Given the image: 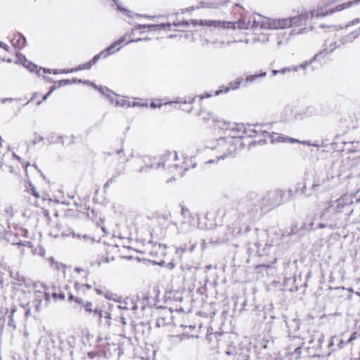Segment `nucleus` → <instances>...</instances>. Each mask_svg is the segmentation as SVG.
<instances>
[{"label": "nucleus", "mask_w": 360, "mask_h": 360, "mask_svg": "<svg viewBox=\"0 0 360 360\" xmlns=\"http://www.w3.org/2000/svg\"><path fill=\"white\" fill-rule=\"evenodd\" d=\"M126 40V37L123 36L118 40L113 42L110 46L103 50L105 56H108L118 51L121 49V44Z\"/></svg>", "instance_id": "2eb2a0df"}, {"label": "nucleus", "mask_w": 360, "mask_h": 360, "mask_svg": "<svg viewBox=\"0 0 360 360\" xmlns=\"http://www.w3.org/2000/svg\"><path fill=\"white\" fill-rule=\"evenodd\" d=\"M169 338L174 339L176 341L179 342L181 340V338L179 336H169Z\"/></svg>", "instance_id": "13d9d810"}, {"label": "nucleus", "mask_w": 360, "mask_h": 360, "mask_svg": "<svg viewBox=\"0 0 360 360\" xmlns=\"http://www.w3.org/2000/svg\"><path fill=\"white\" fill-rule=\"evenodd\" d=\"M308 29L307 27L301 28L298 32L297 34H304L307 32Z\"/></svg>", "instance_id": "6e6d98bb"}, {"label": "nucleus", "mask_w": 360, "mask_h": 360, "mask_svg": "<svg viewBox=\"0 0 360 360\" xmlns=\"http://www.w3.org/2000/svg\"><path fill=\"white\" fill-rule=\"evenodd\" d=\"M212 96V94H209L207 93L203 94L200 96L201 99L207 98Z\"/></svg>", "instance_id": "4d7b16f0"}, {"label": "nucleus", "mask_w": 360, "mask_h": 360, "mask_svg": "<svg viewBox=\"0 0 360 360\" xmlns=\"http://www.w3.org/2000/svg\"><path fill=\"white\" fill-rule=\"evenodd\" d=\"M11 41L14 46L18 48L24 47L26 44L25 38L19 32L13 33V37L11 38Z\"/></svg>", "instance_id": "f3484780"}, {"label": "nucleus", "mask_w": 360, "mask_h": 360, "mask_svg": "<svg viewBox=\"0 0 360 360\" xmlns=\"http://www.w3.org/2000/svg\"><path fill=\"white\" fill-rule=\"evenodd\" d=\"M120 320H121V322L122 323V324L125 325V324L127 323V322H126V319H125V318H124V317L121 316V317H120Z\"/></svg>", "instance_id": "680f3d73"}, {"label": "nucleus", "mask_w": 360, "mask_h": 360, "mask_svg": "<svg viewBox=\"0 0 360 360\" xmlns=\"http://www.w3.org/2000/svg\"><path fill=\"white\" fill-rule=\"evenodd\" d=\"M360 35V27L349 33V34L346 35L345 37H344L342 38V43L343 44H347V43H350V42H352L354 41V39H356L358 36Z\"/></svg>", "instance_id": "4be33fe9"}, {"label": "nucleus", "mask_w": 360, "mask_h": 360, "mask_svg": "<svg viewBox=\"0 0 360 360\" xmlns=\"http://www.w3.org/2000/svg\"><path fill=\"white\" fill-rule=\"evenodd\" d=\"M26 189H27V192H30L36 198H39V195L37 192L35 187L31 183H28L27 184Z\"/></svg>", "instance_id": "c756f323"}, {"label": "nucleus", "mask_w": 360, "mask_h": 360, "mask_svg": "<svg viewBox=\"0 0 360 360\" xmlns=\"http://www.w3.org/2000/svg\"><path fill=\"white\" fill-rule=\"evenodd\" d=\"M112 6H114V5H116L117 6V8L119 11H120L121 12H124V13H129V11L126 10L125 8H122L120 5V4L117 1V0H112Z\"/></svg>", "instance_id": "e433bc0d"}, {"label": "nucleus", "mask_w": 360, "mask_h": 360, "mask_svg": "<svg viewBox=\"0 0 360 360\" xmlns=\"http://www.w3.org/2000/svg\"><path fill=\"white\" fill-rule=\"evenodd\" d=\"M266 76V72H261L259 74L249 75L246 77L243 86H246L248 84L253 83L259 77H264Z\"/></svg>", "instance_id": "412c9836"}, {"label": "nucleus", "mask_w": 360, "mask_h": 360, "mask_svg": "<svg viewBox=\"0 0 360 360\" xmlns=\"http://www.w3.org/2000/svg\"><path fill=\"white\" fill-rule=\"evenodd\" d=\"M193 100L191 99V101H187L185 99L178 98L175 101H166L165 103H161L160 101H158L155 102H152L150 105L152 108H160L163 104L167 105V104L173 103H191L193 102Z\"/></svg>", "instance_id": "6ab92c4d"}, {"label": "nucleus", "mask_w": 360, "mask_h": 360, "mask_svg": "<svg viewBox=\"0 0 360 360\" xmlns=\"http://www.w3.org/2000/svg\"><path fill=\"white\" fill-rule=\"evenodd\" d=\"M355 196L345 193L336 200H330L323 203L320 217L331 222L328 226L331 229L342 224L343 219H347L352 214L351 206Z\"/></svg>", "instance_id": "f03ea898"}, {"label": "nucleus", "mask_w": 360, "mask_h": 360, "mask_svg": "<svg viewBox=\"0 0 360 360\" xmlns=\"http://www.w3.org/2000/svg\"><path fill=\"white\" fill-rule=\"evenodd\" d=\"M257 127V130H261L262 132L259 134L257 136H264L265 138H269L271 140V143H280V142H287V137L284 136L278 133H269L266 131H264L261 129L259 126H255Z\"/></svg>", "instance_id": "f8f14e48"}, {"label": "nucleus", "mask_w": 360, "mask_h": 360, "mask_svg": "<svg viewBox=\"0 0 360 360\" xmlns=\"http://www.w3.org/2000/svg\"><path fill=\"white\" fill-rule=\"evenodd\" d=\"M345 345V342L342 340L339 339V341H338V342H337L338 349H342V347H344Z\"/></svg>", "instance_id": "49530a36"}, {"label": "nucleus", "mask_w": 360, "mask_h": 360, "mask_svg": "<svg viewBox=\"0 0 360 360\" xmlns=\"http://www.w3.org/2000/svg\"><path fill=\"white\" fill-rule=\"evenodd\" d=\"M137 300H138V297H136V300H133V306H132V307H131V310L135 311V310H136V309H138V305H137V304L136 303V302L137 301Z\"/></svg>", "instance_id": "09e8293b"}, {"label": "nucleus", "mask_w": 360, "mask_h": 360, "mask_svg": "<svg viewBox=\"0 0 360 360\" xmlns=\"http://www.w3.org/2000/svg\"><path fill=\"white\" fill-rule=\"evenodd\" d=\"M287 142H290V143H300V141L296 139H293V138H288L287 137Z\"/></svg>", "instance_id": "3c124183"}, {"label": "nucleus", "mask_w": 360, "mask_h": 360, "mask_svg": "<svg viewBox=\"0 0 360 360\" xmlns=\"http://www.w3.org/2000/svg\"><path fill=\"white\" fill-rule=\"evenodd\" d=\"M195 247V244L192 245L191 246V248H188V249H186V248H179L176 249V252L177 253H179V252H185L186 250H189L190 252H192L194 250Z\"/></svg>", "instance_id": "58836bf2"}, {"label": "nucleus", "mask_w": 360, "mask_h": 360, "mask_svg": "<svg viewBox=\"0 0 360 360\" xmlns=\"http://www.w3.org/2000/svg\"><path fill=\"white\" fill-rule=\"evenodd\" d=\"M278 73H279V70H273L272 71V75L274 76H275L276 75H277Z\"/></svg>", "instance_id": "338daca9"}, {"label": "nucleus", "mask_w": 360, "mask_h": 360, "mask_svg": "<svg viewBox=\"0 0 360 360\" xmlns=\"http://www.w3.org/2000/svg\"><path fill=\"white\" fill-rule=\"evenodd\" d=\"M112 179H110V180H108V181H107V183L105 184V186H109L110 184V183H112Z\"/></svg>", "instance_id": "0e129e2a"}, {"label": "nucleus", "mask_w": 360, "mask_h": 360, "mask_svg": "<svg viewBox=\"0 0 360 360\" xmlns=\"http://www.w3.org/2000/svg\"><path fill=\"white\" fill-rule=\"evenodd\" d=\"M56 88V84H54L53 86H52L50 89V91L48 94H46L44 97H43V99L42 101H45L47 97L49 96V95L53 91V90Z\"/></svg>", "instance_id": "a18cd8bd"}, {"label": "nucleus", "mask_w": 360, "mask_h": 360, "mask_svg": "<svg viewBox=\"0 0 360 360\" xmlns=\"http://www.w3.org/2000/svg\"><path fill=\"white\" fill-rule=\"evenodd\" d=\"M314 18V11H302L300 14L283 18H269L264 16H256L253 25L264 29L278 30L305 26L309 19Z\"/></svg>", "instance_id": "7ed1b4c3"}, {"label": "nucleus", "mask_w": 360, "mask_h": 360, "mask_svg": "<svg viewBox=\"0 0 360 360\" xmlns=\"http://www.w3.org/2000/svg\"><path fill=\"white\" fill-rule=\"evenodd\" d=\"M335 49V47H330L329 49H324L323 51H321L319 53L316 54L315 56H314V60H316L318 59L319 57H321V56H325L330 52H332L334 49Z\"/></svg>", "instance_id": "473e14b6"}, {"label": "nucleus", "mask_w": 360, "mask_h": 360, "mask_svg": "<svg viewBox=\"0 0 360 360\" xmlns=\"http://www.w3.org/2000/svg\"><path fill=\"white\" fill-rule=\"evenodd\" d=\"M17 60L15 61L16 63L22 65L30 72H36L39 76L43 77V78L49 80L51 82H56L58 79V75H64L66 73L65 70L61 69H45L37 66L35 64L30 61H28L26 58L21 55H16Z\"/></svg>", "instance_id": "39448f33"}, {"label": "nucleus", "mask_w": 360, "mask_h": 360, "mask_svg": "<svg viewBox=\"0 0 360 360\" xmlns=\"http://www.w3.org/2000/svg\"><path fill=\"white\" fill-rule=\"evenodd\" d=\"M284 195L285 193L281 190L275 191L274 192L271 193L270 198L272 200L271 205L273 206H276L283 202Z\"/></svg>", "instance_id": "a211bd4d"}, {"label": "nucleus", "mask_w": 360, "mask_h": 360, "mask_svg": "<svg viewBox=\"0 0 360 360\" xmlns=\"http://www.w3.org/2000/svg\"><path fill=\"white\" fill-rule=\"evenodd\" d=\"M192 24L194 26L200 25L210 27L217 29L236 30V25L231 21L214 20H193Z\"/></svg>", "instance_id": "0eeeda50"}, {"label": "nucleus", "mask_w": 360, "mask_h": 360, "mask_svg": "<svg viewBox=\"0 0 360 360\" xmlns=\"http://www.w3.org/2000/svg\"><path fill=\"white\" fill-rule=\"evenodd\" d=\"M116 107L129 108L131 107V102L125 97L119 96L116 97Z\"/></svg>", "instance_id": "b1692460"}, {"label": "nucleus", "mask_w": 360, "mask_h": 360, "mask_svg": "<svg viewBox=\"0 0 360 360\" xmlns=\"http://www.w3.org/2000/svg\"><path fill=\"white\" fill-rule=\"evenodd\" d=\"M66 85V81L65 80H60L58 82V86H65Z\"/></svg>", "instance_id": "bf43d9fd"}, {"label": "nucleus", "mask_w": 360, "mask_h": 360, "mask_svg": "<svg viewBox=\"0 0 360 360\" xmlns=\"http://www.w3.org/2000/svg\"><path fill=\"white\" fill-rule=\"evenodd\" d=\"M307 65H308V63L306 62L300 65H293L291 67H286V68H284L280 70L279 73L285 74V73L290 72L291 71L297 72L300 68L304 69Z\"/></svg>", "instance_id": "5701e85b"}, {"label": "nucleus", "mask_w": 360, "mask_h": 360, "mask_svg": "<svg viewBox=\"0 0 360 360\" xmlns=\"http://www.w3.org/2000/svg\"><path fill=\"white\" fill-rule=\"evenodd\" d=\"M105 321V323L104 324L105 326H107L108 327H110L111 326V319H112V316H111V314L110 311H105L103 313V318Z\"/></svg>", "instance_id": "c85d7f7f"}, {"label": "nucleus", "mask_w": 360, "mask_h": 360, "mask_svg": "<svg viewBox=\"0 0 360 360\" xmlns=\"http://www.w3.org/2000/svg\"><path fill=\"white\" fill-rule=\"evenodd\" d=\"M76 82L84 83V84H88V85L92 86L95 89H97L101 94L104 95L110 101L111 104L114 105L116 107V97H118L119 96L117 95L116 94H115L112 90H110L108 87L103 86H98L96 84H94V82H90V81L83 82L81 79H79L78 81H77L75 79H72L70 81L69 79V84L76 83Z\"/></svg>", "instance_id": "6e6552de"}, {"label": "nucleus", "mask_w": 360, "mask_h": 360, "mask_svg": "<svg viewBox=\"0 0 360 360\" xmlns=\"http://www.w3.org/2000/svg\"><path fill=\"white\" fill-rule=\"evenodd\" d=\"M288 327L292 332H296L300 329V321L299 319H294L287 323Z\"/></svg>", "instance_id": "a878e982"}, {"label": "nucleus", "mask_w": 360, "mask_h": 360, "mask_svg": "<svg viewBox=\"0 0 360 360\" xmlns=\"http://www.w3.org/2000/svg\"><path fill=\"white\" fill-rule=\"evenodd\" d=\"M189 25V22L186 20L182 21H174L173 22H167V23H161V24H151V25H136L135 27L132 30V32L136 30H141L142 29H148L150 31H160L162 30H165L167 31H175L176 30L174 27H179L181 26L188 27Z\"/></svg>", "instance_id": "423d86ee"}, {"label": "nucleus", "mask_w": 360, "mask_h": 360, "mask_svg": "<svg viewBox=\"0 0 360 360\" xmlns=\"http://www.w3.org/2000/svg\"><path fill=\"white\" fill-rule=\"evenodd\" d=\"M200 116L206 122L212 120L215 123V126L223 130L226 135V137L217 140L214 147L216 159L209 160L207 162L209 164L233 157L236 152L243 147L242 139L257 137L262 132L260 129L257 130V127L252 125L245 126L243 124L230 123L221 120L212 112H202Z\"/></svg>", "instance_id": "f257e3e1"}, {"label": "nucleus", "mask_w": 360, "mask_h": 360, "mask_svg": "<svg viewBox=\"0 0 360 360\" xmlns=\"http://www.w3.org/2000/svg\"><path fill=\"white\" fill-rule=\"evenodd\" d=\"M274 36L272 34H262L261 36H259L257 38L254 39V41H260L262 43H265L271 40V38H272Z\"/></svg>", "instance_id": "bb28decb"}, {"label": "nucleus", "mask_w": 360, "mask_h": 360, "mask_svg": "<svg viewBox=\"0 0 360 360\" xmlns=\"http://www.w3.org/2000/svg\"><path fill=\"white\" fill-rule=\"evenodd\" d=\"M94 314V316H96L101 319V321H102V318L103 316V312L98 309H93V311H91Z\"/></svg>", "instance_id": "c9c22d12"}, {"label": "nucleus", "mask_w": 360, "mask_h": 360, "mask_svg": "<svg viewBox=\"0 0 360 360\" xmlns=\"http://www.w3.org/2000/svg\"><path fill=\"white\" fill-rule=\"evenodd\" d=\"M218 238L217 242L224 243L233 238L236 234V230L228 226H221L217 231Z\"/></svg>", "instance_id": "9d476101"}, {"label": "nucleus", "mask_w": 360, "mask_h": 360, "mask_svg": "<svg viewBox=\"0 0 360 360\" xmlns=\"http://www.w3.org/2000/svg\"><path fill=\"white\" fill-rule=\"evenodd\" d=\"M75 289L78 291L81 290L82 292L85 291V289H90L91 288V285L88 284H82L80 285L78 282L75 283Z\"/></svg>", "instance_id": "72a5a7b5"}, {"label": "nucleus", "mask_w": 360, "mask_h": 360, "mask_svg": "<svg viewBox=\"0 0 360 360\" xmlns=\"http://www.w3.org/2000/svg\"><path fill=\"white\" fill-rule=\"evenodd\" d=\"M107 57L108 56H105V53H103V50L98 54L95 55L91 61L87 62L84 64H82V65H79L76 68L69 69V73L75 72H77L78 70H89L91 68V66L93 65L96 64L101 58H107Z\"/></svg>", "instance_id": "ddd939ff"}, {"label": "nucleus", "mask_w": 360, "mask_h": 360, "mask_svg": "<svg viewBox=\"0 0 360 360\" xmlns=\"http://www.w3.org/2000/svg\"><path fill=\"white\" fill-rule=\"evenodd\" d=\"M74 203H75V206L77 210L79 211V214H77V216L79 217H83V216L85 215L84 210H86V207H84L81 202L78 203V202H74Z\"/></svg>", "instance_id": "cd10ccee"}, {"label": "nucleus", "mask_w": 360, "mask_h": 360, "mask_svg": "<svg viewBox=\"0 0 360 360\" xmlns=\"http://www.w3.org/2000/svg\"><path fill=\"white\" fill-rule=\"evenodd\" d=\"M147 167L160 168L163 167L165 176L171 175V178L167 179V182L174 180L176 177L182 176L188 167L184 161L179 160L176 152H169L164 154L161 158L156 160Z\"/></svg>", "instance_id": "20e7f679"}, {"label": "nucleus", "mask_w": 360, "mask_h": 360, "mask_svg": "<svg viewBox=\"0 0 360 360\" xmlns=\"http://www.w3.org/2000/svg\"><path fill=\"white\" fill-rule=\"evenodd\" d=\"M300 143L304 144V145H307V146H311V143L308 141H300Z\"/></svg>", "instance_id": "052dcab7"}, {"label": "nucleus", "mask_w": 360, "mask_h": 360, "mask_svg": "<svg viewBox=\"0 0 360 360\" xmlns=\"http://www.w3.org/2000/svg\"><path fill=\"white\" fill-rule=\"evenodd\" d=\"M288 39H286L285 41H283V40H281H281H278V45H281V44H283V43L287 42V41H288Z\"/></svg>", "instance_id": "e2e57ef3"}, {"label": "nucleus", "mask_w": 360, "mask_h": 360, "mask_svg": "<svg viewBox=\"0 0 360 360\" xmlns=\"http://www.w3.org/2000/svg\"><path fill=\"white\" fill-rule=\"evenodd\" d=\"M360 4V0H353L350 1L345 2L342 4H339L335 8L330 9V13H334L335 12L341 11L342 10L349 8L353 6H356Z\"/></svg>", "instance_id": "dca6fc26"}, {"label": "nucleus", "mask_w": 360, "mask_h": 360, "mask_svg": "<svg viewBox=\"0 0 360 360\" xmlns=\"http://www.w3.org/2000/svg\"><path fill=\"white\" fill-rule=\"evenodd\" d=\"M118 308L121 309H129L127 302H124V304L119 305Z\"/></svg>", "instance_id": "8fccbe9b"}, {"label": "nucleus", "mask_w": 360, "mask_h": 360, "mask_svg": "<svg viewBox=\"0 0 360 360\" xmlns=\"http://www.w3.org/2000/svg\"><path fill=\"white\" fill-rule=\"evenodd\" d=\"M104 297L109 300H113L116 302H118V303H120L122 304V297L118 296L117 294L115 293H113L112 292H110V291H105V292L104 293Z\"/></svg>", "instance_id": "393cba45"}, {"label": "nucleus", "mask_w": 360, "mask_h": 360, "mask_svg": "<svg viewBox=\"0 0 360 360\" xmlns=\"http://www.w3.org/2000/svg\"><path fill=\"white\" fill-rule=\"evenodd\" d=\"M69 300H75L76 303L81 304L82 299L77 297H74L72 295H69Z\"/></svg>", "instance_id": "79ce46f5"}, {"label": "nucleus", "mask_w": 360, "mask_h": 360, "mask_svg": "<svg viewBox=\"0 0 360 360\" xmlns=\"http://www.w3.org/2000/svg\"><path fill=\"white\" fill-rule=\"evenodd\" d=\"M82 306L86 311L87 312H91L93 311V304L90 302H86L85 303L82 304Z\"/></svg>", "instance_id": "f704fd0d"}, {"label": "nucleus", "mask_w": 360, "mask_h": 360, "mask_svg": "<svg viewBox=\"0 0 360 360\" xmlns=\"http://www.w3.org/2000/svg\"><path fill=\"white\" fill-rule=\"evenodd\" d=\"M359 22H360V18H356V19L352 20V22H350L348 24V26L353 25L354 24L359 23Z\"/></svg>", "instance_id": "603ef678"}, {"label": "nucleus", "mask_w": 360, "mask_h": 360, "mask_svg": "<svg viewBox=\"0 0 360 360\" xmlns=\"http://www.w3.org/2000/svg\"><path fill=\"white\" fill-rule=\"evenodd\" d=\"M95 290L98 295H104V293L105 292L101 288L96 287Z\"/></svg>", "instance_id": "de8ad7c7"}, {"label": "nucleus", "mask_w": 360, "mask_h": 360, "mask_svg": "<svg viewBox=\"0 0 360 360\" xmlns=\"http://www.w3.org/2000/svg\"><path fill=\"white\" fill-rule=\"evenodd\" d=\"M338 341H339V338L336 336L332 337L330 342L329 343V347H333L337 345Z\"/></svg>", "instance_id": "ea45409f"}, {"label": "nucleus", "mask_w": 360, "mask_h": 360, "mask_svg": "<svg viewBox=\"0 0 360 360\" xmlns=\"http://www.w3.org/2000/svg\"><path fill=\"white\" fill-rule=\"evenodd\" d=\"M143 162H144V161H143V159H141V158H137V159H136V160H135L134 163H135L136 165L140 166V167H139V168L136 169V170H137V171H139V172H143V167H142V163H143Z\"/></svg>", "instance_id": "4c0bfd02"}, {"label": "nucleus", "mask_w": 360, "mask_h": 360, "mask_svg": "<svg viewBox=\"0 0 360 360\" xmlns=\"http://www.w3.org/2000/svg\"><path fill=\"white\" fill-rule=\"evenodd\" d=\"M51 297H52L55 301H58V300H64L65 298V295L63 292H46V300H50Z\"/></svg>", "instance_id": "aec40b11"}, {"label": "nucleus", "mask_w": 360, "mask_h": 360, "mask_svg": "<svg viewBox=\"0 0 360 360\" xmlns=\"http://www.w3.org/2000/svg\"><path fill=\"white\" fill-rule=\"evenodd\" d=\"M0 47L4 49L6 51H8V46L4 42L0 41Z\"/></svg>", "instance_id": "5fc2aeb1"}, {"label": "nucleus", "mask_w": 360, "mask_h": 360, "mask_svg": "<svg viewBox=\"0 0 360 360\" xmlns=\"http://www.w3.org/2000/svg\"><path fill=\"white\" fill-rule=\"evenodd\" d=\"M338 177L328 172L322 176H319L312 185V188L314 191H318V188L325 186L326 188L330 189L334 187L338 183Z\"/></svg>", "instance_id": "1a4fd4ad"}, {"label": "nucleus", "mask_w": 360, "mask_h": 360, "mask_svg": "<svg viewBox=\"0 0 360 360\" xmlns=\"http://www.w3.org/2000/svg\"><path fill=\"white\" fill-rule=\"evenodd\" d=\"M219 4L217 2H201V6L203 8H215L219 6Z\"/></svg>", "instance_id": "2f4dec72"}, {"label": "nucleus", "mask_w": 360, "mask_h": 360, "mask_svg": "<svg viewBox=\"0 0 360 360\" xmlns=\"http://www.w3.org/2000/svg\"><path fill=\"white\" fill-rule=\"evenodd\" d=\"M243 79L241 77L237 78L234 82H230L228 86H222L219 89L217 90L214 92L215 96H218L221 93H227L230 90H236L239 89L240 84H242Z\"/></svg>", "instance_id": "4468645a"}, {"label": "nucleus", "mask_w": 360, "mask_h": 360, "mask_svg": "<svg viewBox=\"0 0 360 360\" xmlns=\"http://www.w3.org/2000/svg\"><path fill=\"white\" fill-rule=\"evenodd\" d=\"M147 103H139V102H131V107L134 106H147Z\"/></svg>", "instance_id": "37998d69"}, {"label": "nucleus", "mask_w": 360, "mask_h": 360, "mask_svg": "<svg viewBox=\"0 0 360 360\" xmlns=\"http://www.w3.org/2000/svg\"><path fill=\"white\" fill-rule=\"evenodd\" d=\"M75 270L79 273V274H82V276L83 278L86 277V272L84 269H79V268H77V269H75Z\"/></svg>", "instance_id": "c03bdc74"}, {"label": "nucleus", "mask_w": 360, "mask_h": 360, "mask_svg": "<svg viewBox=\"0 0 360 360\" xmlns=\"http://www.w3.org/2000/svg\"><path fill=\"white\" fill-rule=\"evenodd\" d=\"M141 39H134V40H131L129 41L128 43H131V42H138L139 41H141Z\"/></svg>", "instance_id": "69168bd1"}, {"label": "nucleus", "mask_w": 360, "mask_h": 360, "mask_svg": "<svg viewBox=\"0 0 360 360\" xmlns=\"http://www.w3.org/2000/svg\"><path fill=\"white\" fill-rule=\"evenodd\" d=\"M259 14H255L252 15V20H246L245 18H241L237 22H232V23H234L236 25V29H240V30H248L249 28L253 29L255 30H269V29H264L261 27L260 26H255L253 25V22L256 16H259Z\"/></svg>", "instance_id": "9b49d317"}, {"label": "nucleus", "mask_w": 360, "mask_h": 360, "mask_svg": "<svg viewBox=\"0 0 360 360\" xmlns=\"http://www.w3.org/2000/svg\"><path fill=\"white\" fill-rule=\"evenodd\" d=\"M326 226H327L326 224H320L319 225V228H324V227H326Z\"/></svg>", "instance_id": "774afa93"}, {"label": "nucleus", "mask_w": 360, "mask_h": 360, "mask_svg": "<svg viewBox=\"0 0 360 360\" xmlns=\"http://www.w3.org/2000/svg\"><path fill=\"white\" fill-rule=\"evenodd\" d=\"M49 261L53 266H54L57 269H62L63 271V273L65 274V266L64 264H59L58 262H56L53 258H50Z\"/></svg>", "instance_id": "7c9ffc66"}, {"label": "nucleus", "mask_w": 360, "mask_h": 360, "mask_svg": "<svg viewBox=\"0 0 360 360\" xmlns=\"http://www.w3.org/2000/svg\"><path fill=\"white\" fill-rule=\"evenodd\" d=\"M182 214L186 217V216H188L190 214V212L187 209H184L183 208L182 209Z\"/></svg>", "instance_id": "864d4df0"}, {"label": "nucleus", "mask_w": 360, "mask_h": 360, "mask_svg": "<svg viewBox=\"0 0 360 360\" xmlns=\"http://www.w3.org/2000/svg\"><path fill=\"white\" fill-rule=\"evenodd\" d=\"M358 337V333L357 332H354L352 334V335L350 336V338L348 339L347 340V343L349 342H352V341H354V340H356Z\"/></svg>", "instance_id": "a19ab883"}]
</instances>
